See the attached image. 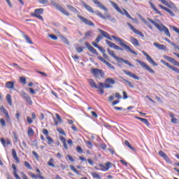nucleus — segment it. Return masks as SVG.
Returning <instances> with one entry per match:
<instances>
[{
	"label": "nucleus",
	"instance_id": "nucleus-1",
	"mask_svg": "<svg viewBox=\"0 0 179 179\" xmlns=\"http://www.w3.org/2000/svg\"><path fill=\"white\" fill-rule=\"evenodd\" d=\"M98 31H99L101 35H98V36L95 39L96 42L92 43V45L95 47V48H97L99 47L97 43H100V41L103 40V37H105V38H107L108 40H110V41H113V38L115 41H116L117 43H119L120 47H123L124 50L129 51V52H131V54H134V55H138V53H136V52H135L134 50L131 49V48L129 45L125 44V41H124V40L122 39L121 38L114 35H112L110 36V34H108V33H107L105 31H103V29H98Z\"/></svg>",
	"mask_w": 179,
	"mask_h": 179
},
{
	"label": "nucleus",
	"instance_id": "nucleus-2",
	"mask_svg": "<svg viewBox=\"0 0 179 179\" xmlns=\"http://www.w3.org/2000/svg\"><path fill=\"white\" fill-rule=\"evenodd\" d=\"M106 83H99L98 86L96 89H98L99 93L101 94H104V90L103 89H111L113 88V85H115V80H114L111 78H108L105 80Z\"/></svg>",
	"mask_w": 179,
	"mask_h": 179
},
{
	"label": "nucleus",
	"instance_id": "nucleus-3",
	"mask_svg": "<svg viewBox=\"0 0 179 179\" xmlns=\"http://www.w3.org/2000/svg\"><path fill=\"white\" fill-rule=\"evenodd\" d=\"M148 22H150V23H152V24H154L155 27L159 30V31L161 32H164V34H166V36L167 37H171V34H170V31H169V28H167L166 26L163 25V24H159L157 22H156V21H154L153 20L150 19V18H147Z\"/></svg>",
	"mask_w": 179,
	"mask_h": 179
},
{
	"label": "nucleus",
	"instance_id": "nucleus-4",
	"mask_svg": "<svg viewBox=\"0 0 179 179\" xmlns=\"http://www.w3.org/2000/svg\"><path fill=\"white\" fill-rule=\"evenodd\" d=\"M109 2L112 5V6L117 10V12L120 13V15H122V16L127 17L128 19H131V20H135V19L132 18V17L131 16V15H129L127 10H125L124 8H120V7H118V5H117V3H115L114 1L111 0L109 1Z\"/></svg>",
	"mask_w": 179,
	"mask_h": 179
},
{
	"label": "nucleus",
	"instance_id": "nucleus-5",
	"mask_svg": "<svg viewBox=\"0 0 179 179\" xmlns=\"http://www.w3.org/2000/svg\"><path fill=\"white\" fill-rule=\"evenodd\" d=\"M44 13V9L43 8H37L35 9L34 13H32L31 14V16L33 17H37V19H39V20H44V18H43V16L41 15H43Z\"/></svg>",
	"mask_w": 179,
	"mask_h": 179
},
{
	"label": "nucleus",
	"instance_id": "nucleus-6",
	"mask_svg": "<svg viewBox=\"0 0 179 179\" xmlns=\"http://www.w3.org/2000/svg\"><path fill=\"white\" fill-rule=\"evenodd\" d=\"M51 5L54 6V8H56L59 12H61V13H63V15H65L66 16H69V13L66 11L65 8H64L59 3H57L54 1H51Z\"/></svg>",
	"mask_w": 179,
	"mask_h": 179
},
{
	"label": "nucleus",
	"instance_id": "nucleus-7",
	"mask_svg": "<svg viewBox=\"0 0 179 179\" xmlns=\"http://www.w3.org/2000/svg\"><path fill=\"white\" fill-rule=\"evenodd\" d=\"M20 94L24 100H25V101H27L29 106L33 105V101L31 100V97H30V96L27 94V93H26L24 91H21Z\"/></svg>",
	"mask_w": 179,
	"mask_h": 179
},
{
	"label": "nucleus",
	"instance_id": "nucleus-8",
	"mask_svg": "<svg viewBox=\"0 0 179 179\" xmlns=\"http://www.w3.org/2000/svg\"><path fill=\"white\" fill-rule=\"evenodd\" d=\"M136 62H138V64H139L141 66H142L143 68H145V69L148 72H150V73H155V71L152 69V68H150L148 64H146L143 62L139 59H136Z\"/></svg>",
	"mask_w": 179,
	"mask_h": 179
},
{
	"label": "nucleus",
	"instance_id": "nucleus-9",
	"mask_svg": "<svg viewBox=\"0 0 179 179\" xmlns=\"http://www.w3.org/2000/svg\"><path fill=\"white\" fill-rule=\"evenodd\" d=\"M91 73L95 78H99L101 76V78H103L104 76V72H103V70L99 69H92L91 70Z\"/></svg>",
	"mask_w": 179,
	"mask_h": 179
},
{
	"label": "nucleus",
	"instance_id": "nucleus-10",
	"mask_svg": "<svg viewBox=\"0 0 179 179\" xmlns=\"http://www.w3.org/2000/svg\"><path fill=\"white\" fill-rule=\"evenodd\" d=\"M142 54H143V55L146 57L147 61L151 64V65L152 66H157V63L155 62V60H153V59H152V57H150V55H148L146 52H145V50H142L141 51Z\"/></svg>",
	"mask_w": 179,
	"mask_h": 179
},
{
	"label": "nucleus",
	"instance_id": "nucleus-11",
	"mask_svg": "<svg viewBox=\"0 0 179 179\" xmlns=\"http://www.w3.org/2000/svg\"><path fill=\"white\" fill-rule=\"evenodd\" d=\"M106 44L108 45H109V47H110V48H113L114 50H118L119 51H124V49H122V48L115 45V43L108 41V40H106L105 41Z\"/></svg>",
	"mask_w": 179,
	"mask_h": 179
},
{
	"label": "nucleus",
	"instance_id": "nucleus-12",
	"mask_svg": "<svg viewBox=\"0 0 179 179\" xmlns=\"http://www.w3.org/2000/svg\"><path fill=\"white\" fill-rule=\"evenodd\" d=\"M127 26H129V29H131L135 34L140 36V37H144V35L143 34V33L141 32L139 30L136 29L134 26L131 24V23L127 22Z\"/></svg>",
	"mask_w": 179,
	"mask_h": 179
},
{
	"label": "nucleus",
	"instance_id": "nucleus-13",
	"mask_svg": "<svg viewBox=\"0 0 179 179\" xmlns=\"http://www.w3.org/2000/svg\"><path fill=\"white\" fill-rule=\"evenodd\" d=\"M78 19L81 20L82 22H83V23H85V24H87L88 26H92V27H94V23L93 22L89 20L86 17H84L80 15H78Z\"/></svg>",
	"mask_w": 179,
	"mask_h": 179
},
{
	"label": "nucleus",
	"instance_id": "nucleus-14",
	"mask_svg": "<svg viewBox=\"0 0 179 179\" xmlns=\"http://www.w3.org/2000/svg\"><path fill=\"white\" fill-rule=\"evenodd\" d=\"M164 59H166V61H169V62H171V64H173V65H176V66H179V63L176 59H174L172 57H170L167 55H164Z\"/></svg>",
	"mask_w": 179,
	"mask_h": 179
},
{
	"label": "nucleus",
	"instance_id": "nucleus-15",
	"mask_svg": "<svg viewBox=\"0 0 179 179\" xmlns=\"http://www.w3.org/2000/svg\"><path fill=\"white\" fill-rule=\"evenodd\" d=\"M85 46L87 47V50L90 51L92 54H94L95 55H99V52H97V50L93 48V46L90 45V43L86 42Z\"/></svg>",
	"mask_w": 179,
	"mask_h": 179
},
{
	"label": "nucleus",
	"instance_id": "nucleus-16",
	"mask_svg": "<svg viewBox=\"0 0 179 179\" xmlns=\"http://www.w3.org/2000/svg\"><path fill=\"white\" fill-rule=\"evenodd\" d=\"M94 3L95 5H97V6L99 8H100L101 9H102V10H104L105 12H108V8H107V7L104 6L101 2L97 1V0H92Z\"/></svg>",
	"mask_w": 179,
	"mask_h": 179
},
{
	"label": "nucleus",
	"instance_id": "nucleus-17",
	"mask_svg": "<svg viewBox=\"0 0 179 179\" xmlns=\"http://www.w3.org/2000/svg\"><path fill=\"white\" fill-rule=\"evenodd\" d=\"M99 166L101 167V171H108V170L111 169V162H107L105 164V166L103 164H99Z\"/></svg>",
	"mask_w": 179,
	"mask_h": 179
},
{
	"label": "nucleus",
	"instance_id": "nucleus-18",
	"mask_svg": "<svg viewBox=\"0 0 179 179\" xmlns=\"http://www.w3.org/2000/svg\"><path fill=\"white\" fill-rule=\"evenodd\" d=\"M123 72L124 73H125V75H127V76H129L130 78H132L133 79H135L136 80H139L140 79L138 76H137L136 75H135L131 71H127V70H124L123 71Z\"/></svg>",
	"mask_w": 179,
	"mask_h": 179
},
{
	"label": "nucleus",
	"instance_id": "nucleus-19",
	"mask_svg": "<svg viewBox=\"0 0 179 179\" xmlns=\"http://www.w3.org/2000/svg\"><path fill=\"white\" fill-rule=\"evenodd\" d=\"M130 42L131 44H133V45H134V47H139L140 45L138 39H136V38H134V36L130 37Z\"/></svg>",
	"mask_w": 179,
	"mask_h": 179
},
{
	"label": "nucleus",
	"instance_id": "nucleus-20",
	"mask_svg": "<svg viewBox=\"0 0 179 179\" xmlns=\"http://www.w3.org/2000/svg\"><path fill=\"white\" fill-rule=\"evenodd\" d=\"M153 44L155 47L158 48V50H162V51H166L167 50V47L164 45H160L157 43H154Z\"/></svg>",
	"mask_w": 179,
	"mask_h": 179
},
{
	"label": "nucleus",
	"instance_id": "nucleus-21",
	"mask_svg": "<svg viewBox=\"0 0 179 179\" xmlns=\"http://www.w3.org/2000/svg\"><path fill=\"white\" fill-rule=\"evenodd\" d=\"M83 6L88 11L90 12L91 13H94V10H93V8L92 6L86 4L84 1L82 2Z\"/></svg>",
	"mask_w": 179,
	"mask_h": 179
},
{
	"label": "nucleus",
	"instance_id": "nucleus-22",
	"mask_svg": "<svg viewBox=\"0 0 179 179\" xmlns=\"http://www.w3.org/2000/svg\"><path fill=\"white\" fill-rule=\"evenodd\" d=\"M159 7L161 8V9L166 10V12H168V13H169V15H171V16H175L174 13H173V11L167 8L166 7L164 6L163 5L159 4Z\"/></svg>",
	"mask_w": 179,
	"mask_h": 179
},
{
	"label": "nucleus",
	"instance_id": "nucleus-23",
	"mask_svg": "<svg viewBox=\"0 0 179 179\" xmlns=\"http://www.w3.org/2000/svg\"><path fill=\"white\" fill-rule=\"evenodd\" d=\"M135 118H136V120H139V121H141V122H143V124H145L147 127H149V125H150V123H149V120H148V119L142 118L138 116H136Z\"/></svg>",
	"mask_w": 179,
	"mask_h": 179
},
{
	"label": "nucleus",
	"instance_id": "nucleus-24",
	"mask_svg": "<svg viewBox=\"0 0 179 179\" xmlns=\"http://www.w3.org/2000/svg\"><path fill=\"white\" fill-rule=\"evenodd\" d=\"M12 155L13 159L15 160L17 163H20V159H19V157H17V154L16 153V150L15 149L12 150Z\"/></svg>",
	"mask_w": 179,
	"mask_h": 179
},
{
	"label": "nucleus",
	"instance_id": "nucleus-25",
	"mask_svg": "<svg viewBox=\"0 0 179 179\" xmlns=\"http://www.w3.org/2000/svg\"><path fill=\"white\" fill-rule=\"evenodd\" d=\"M88 83L91 87H92L94 89H96L97 87V84H96V82L94 81V80L90 78L88 80Z\"/></svg>",
	"mask_w": 179,
	"mask_h": 179
},
{
	"label": "nucleus",
	"instance_id": "nucleus-26",
	"mask_svg": "<svg viewBox=\"0 0 179 179\" xmlns=\"http://www.w3.org/2000/svg\"><path fill=\"white\" fill-rule=\"evenodd\" d=\"M149 3H150V7L152 8V9H153L154 12H156V13L157 15H160V16H162V12H160L159 10H158L156 8V6H155V4H153V3H152L151 1H149Z\"/></svg>",
	"mask_w": 179,
	"mask_h": 179
},
{
	"label": "nucleus",
	"instance_id": "nucleus-27",
	"mask_svg": "<svg viewBox=\"0 0 179 179\" xmlns=\"http://www.w3.org/2000/svg\"><path fill=\"white\" fill-rule=\"evenodd\" d=\"M107 51H108V55H111V57H113V58H114L115 59H116V61H118V59H119V57H117L116 55H115V54H114V50H110V49H107Z\"/></svg>",
	"mask_w": 179,
	"mask_h": 179
},
{
	"label": "nucleus",
	"instance_id": "nucleus-28",
	"mask_svg": "<svg viewBox=\"0 0 179 179\" xmlns=\"http://www.w3.org/2000/svg\"><path fill=\"white\" fill-rule=\"evenodd\" d=\"M6 87L7 89H15V83L12 81L6 83Z\"/></svg>",
	"mask_w": 179,
	"mask_h": 179
},
{
	"label": "nucleus",
	"instance_id": "nucleus-29",
	"mask_svg": "<svg viewBox=\"0 0 179 179\" xmlns=\"http://www.w3.org/2000/svg\"><path fill=\"white\" fill-rule=\"evenodd\" d=\"M1 143L4 147L6 146V145H10V141L9 139H7L5 141V138H1Z\"/></svg>",
	"mask_w": 179,
	"mask_h": 179
},
{
	"label": "nucleus",
	"instance_id": "nucleus-30",
	"mask_svg": "<svg viewBox=\"0 0 179 179\" xmlns=\"http://www.w3.org/2000/svg\"><path fill=\"white\" fill-rule=\"evenodd\" d=\"M6 100L7 103L9 104V106H12V96H10V94L6 95Z\"/></svg>",
	"mask_w": 179,
	"mask_h": 179
},
{
	"label": "nucleus",
	"instance_id": "nucleus-31",
	"mask_svg": "<svg viewBox=\"0 0 179 179\" xmlns=\"http://www.w3.org/2000/svg\"><path fill=\"white\" fill-rule=\"evenodd\" d=\"M105 17H106V19H108V20H110L113 23H115V18L111 17V15L110 14H106Z\"/></svg>",
	"mask_w": 179,
	"mask_h": 179
},
{
	"label": "nucleus",
	"instance_id": "nucleus-32",
	"mask_svg": "<svg viewBox=\"0 0 179 179\" xmlns=\"http://www.w3.org/2000/svg\"><path fill=\"white\" fill-rule=\"evenodd\" d=\"M95 13V15H96V16L100 17L101 19L106 20V16L103 15V14H101V12L99 10L94 11V13Z\"/></svg>",
	"mask_w": 179,
	"mask_h": 179
},
{
	"label": "nucleus",
	"instance_id": "nucleus-33",
	"mask_svg": "<svg viewBox=\"0 0 179 179\" xmlns=\"http://www.w3.org/2000/svg\"><path fill=\"white\" fill-rule=\"evenodd\" d=\"M48 166H50V167H55V164H54V159L51 158L48 162Z\"/></svg>",
	"mask_w": 179,
	"mask_h": 179
},
{
	"label": "nucleus",
	"instance_id": "nucleus-34",
	"mask_svg": "<svg viewBox=\"0 0 179 179\" xmlns=\"http://www.w3.org/2000/svg\"><path fill=\"white\" fill-rule=\"evenodd\" d=\"M28 136H32V135H34V131L31 127L28 128V133H27Z\"/></svg>",
	"mask_w": 179,
	"mask_h": 179
},
{
	"label": "nucleus",
	"instance_id": "nucleus-35",
	"mask_svg": "<svg viewBox=\"0 0 179 179\" xmlns=\"http://www.w3.org/2000/svg\"><path fill=\"white\" fill-rule=\"evenodd\" d=\"M24 38L26 40L27 43H28V44H33V41H31V39L29 38V36L24 35Z\"/></svg>",
	"mask_w": 179,
	"mask_h": 179
},
{
	"label": "nucleus",
	"instance_id": "nucleus-36",
	"mask_svg": "<svg viewBox=\"0 0 179 179\" xmlns=\"http://www.w3.org/2000/svg\"><path fill=\"white\" fill-rule=\"evenodd\" d=\"M91 175L94 178L101 179V177L97 173L92 172Z\"/></svg>",
	"mask_w": 179,
	"mask_h": 179
},
{
	"label": "nucleus",
	"instance_id": "nucleus-37",
	"mask_svg": "<svg viewBox=\"0 0 179 179\" xmlns=\"http://www.w3.org/2000/svg\"><path fill=\"white\" fill-rule=\"evenodd\" d=\"M117 62H124V64H127V65L129 64V61L125 60L121 57H119V59H117Z\"/></svg>",
	"mask_w": 179,
	"mask_h": 179
},
{
	"label": "nucleus",
	"instance_id": "nucleus-38",
	"mask_svg": "<svg viewBox=\"0 0 179 179\" xmlns=\"http://www.w3.org/2000/svg\"><path fill=\"white\" fill-rule=\"evenodd\" d=\"M0 111H1V113H3L5 115H8V110H6V108H5L3 106L0 107Z\"/></svg>",
	"mask_w": 179,
	"mask_h": 179
},
{
	"label": "nucleus",
	"instance_id": "nucleus-39",
	"mask_svg": "<svg viewBox=\"0 0 179 179\" xmlns=\"http://www.w3.org/2000/svg\"><path fill=\"white\" fill-rule=\"evenodd\" d=\"M66 7L69 9V10H71V12H76V8H75V7L69 4L66 5Z\"/></svg>",
	"mask_w": 179,
	"mask_h": 179
},
{
	"label": "nucleus",
	"instance_id": "nucleus-40",
	"mask_svg": "<svg viewBox=\"0 0 179 179\" xmlns=\"http://www.w3.org/2000/svg\"><path fill=\"white\" fill-rule=\"evenodd\" d=\"M70 169L72 171H73L74 173H76V174L79 175V171L76 170V169L75 168V166H70Z\"/></svg>",
	"mask_w": 179,
	"mask_h": 179
},
{
	"label": "nucleus",
	"instance_id": "nucleus-41",
	"mask_svg": "<svg viewBox=\"0 0 179 179\" xmlns=\"http://www.w3.org/2000/svg\"><path fill=\"white\" fill-rule=\"evenodd\" d=\"M124 82H126V83H127L128 86L129 87H131V89H134V87H135L134 86V85H132V83H131V81L128 80H124Z\"/></svg>",
	"mask_w": 179,
	"mask_h": 179
},
{
	"label": "nucleus",
	"instance_id": "nucleus-42",
	"mask_svg": "<svg viewBox=\"0 0 179 179\" xmlns=\"http://www.w3.org/2000/svg\"><path fill=\"white\" fill-rule=\"evenodd\" d=\"M85 143L87 145V148L89 149H92V148H93V144L90 141H85Z\"/></svg>",
	"mask_w": 179,
	"mask_h": 179
},
{
	"label": "nucleus",
	"instance_id": "nucleus-43",
	"mask_svg": "<svg viewBox=\"0 0 179 179\" xmlns=\"http://www.w3.org/2000/svg\"><path fill=\"white\" fill-rule=\"evenodd\" d=\"M57 132H59L61 134V135H66V134H65V131H64V129H62V128H57Z\"/></svg>",
	"mask_w": 179,
	"mask_h": 179
},
{
	"label": "nucleus",
	"instance_id": "nucleus-44",
	"mask_svg": "<svg viewBox=\"0 0 179 179\" xmlns=\"http://www.w3.org/2000/svg\"><path fill=\"white\" fill-rule=\"evenodd\" d=\"M32 155L33 156H34L36 160H38V159H40L38 154L36 151H32Z\"/></svg>",
	"mask_w": 179,
	"mask_h": 179
},
{
	"label": "nucleus",
	"instance_id": "nucleus-45",
	"mask_svg": "<svg viewBox=\"0 0 179 179\" xmlns=\"http://www.w3.org/2000/svg\"><path fill=\"white\" fill-rule=\"evenodd\" d=\"M159 156H161V157H163L164 159L167 156V155L166 153H164V152L160 150L159 152Z\"/></svg>",
	"mask_w": 179,
	"mask_h": 179
},
{
	"label": "nucleus",
	"instance_id": "nucleus-46",
	"mask_svg": "<svg viewBox=\"0 0 179 179\" xmlns=\"http://www.w3.org/2000/svg\"><path fill=\"white\" fill-rule=\"evenodd\" d=\"M46 139H48V145H51V143H54V140L50 137V136H47Z\"/></svg>",
	"mask_w": 179,
	"mask_h": 179
},
{
	"label": "nucleus",
	"instance_id": "nucleus-47",
	"mask_svg": "<svg viewBox=\"0 0 179 179\" xmlns=\"http://www.w3.org/2000/svg\"><path fill=\"white\" fill-rule=\"evenodd\" d=\"M66 160H69V161L71 162H75V159H74L73 157H72L71 155H67V156L66 157Z\"/></svg>",
	"mask_w": 179,
	"mask_h": 179
},
{
	"label": "nucleus",
	"instance_id": "nucleus-48",
	"mask_svg": "<svg viewBox=\"0 0 179 179\" xmlns=\"http://www.w3.org/2000/svg\"><path fill=\"white\" fill-rule=\"evenodd\" d=\"M98 59H99V61L103 62V64H105V65H106V64L108 62L106 61V59H104V58H103L102 57H98Z\"/></svg>",
	"mask_w": 179,
	"mask_h": 179
},
{
	"label": "nucleus",
	"instance_id": "nucleus-49",
	"mask_svg": "<svg viewBox=\"0 0 179 179\" xmlns=\"http://www.w3.org/2000/svg\"><path fill=\"white\" fill-rule=\"evenodd\" d=\"M20 81L21 82V83H22V85H26V78L20 77Z\"/></svg>",
	"mask_w": 179,
	"mask_h": 179
},
{
	"label": "nucleus",
	"instance_id": "nucleus-50",
	"mask_svg": "<svg viewBox=\"0 0 179 179\" xmlns=\"http://www.w3.org/2000/svg\"><path fill=\"white\" fill-rule=\"evenodd\" d=\"M38 2L41 5H45V3H48V0H38Z\"/></svg>",
	"mask_w": 179,
	"mask_h": 179
},
{
	"label": "nucleus",
	"instance_id": "nucleus-51",
	"mask_svg": "<svg viewBox=\"0 0 179 179\" xmlns=\"http://www.w3.org/2000/svg\"><path fill=\"white\" fill-rule=\"evenodd\" d=\"M55 117L57 121H59V122H62V118H61V116H59L58 113L55 114Z\"/></svg>",
	"mask_w": 179,
	"mask_h": 179
},
{
	"label": "nucleus",
	"instance_id": "nucleus-52",
	"mask_svg": "<svg viewBox=\"0 0 179 179\" xmlns=\"http://www.w3.org/2000/svg\"><path fill=\"white\" fill-rule=\"evenodd\" d=\"M24 166H25V167H27L29 170H31V166L30 165L29 162L26 161L24 162Z\"/></svg>",
	"mask_w": 179,
	"mask_h": 179
},
{
	"label": "nucleus",
	"instance_id": "nucleus-53",
	"mask_svg": "<svg viewBox=\"0 0 179 179\" xmlns=\"http://www.w3.org/2000/svg\"><path fill=\"white\" fill-rule=\"evenodd\" d=\"M0 122L2 127H6V122H5V120H3V118H1L0 120Z\"/></svg>",
	"mask_w": 179,
	"mask_h": 179
},
{
	"label": "nucleus",
	"instance_id": "nucleus-54",
	"mask_svg": "<svg viewBox=\"0 0 179 179\" xmlns=\"http://www.w3.org/2000/svg\"><path fill=\"white\" fill-rule=\"evenodd\" d=\"M171 122H172L173 124H178V119L174 117L171 120Z\"/></svg>",
	"mask_w": 179,
	"mask_h": 179
},
{
	"label": "nucleus",
	"instance_id": "nucleus-55",
	"mask_svg": "<svg viewBox=\"0 0 179 179\" xmlns=\"http://www.w3.org/2000/svg\"><path fill=\"white\" fill-rule=\"evenodd\" d=\"M171 69H172V71H174V72H176V73H179L178 68L172 66V67H171Z\"/></svg>",
	"mask_w": 179,
	"mask_h": 179
},
{
	"label": "nucleus",
	"instance_id": "nucleus-56",
	"mask_svg": "<svg viewBox=\"0 0 179 179\" xmlns=\"http://www.w3.org/2000/svg\"><path fill=\"white\" fill-rule=\"evenodd\" d=\"M76 150L78 153H83V150H82V148L80 146H78L76 148Z\"/></svg>",
	"mask_w": 179,
	"mask_h": 179
},
{
	"label": "nucleus",
	"instance_id": "nucleus-57",
	"mask_svg": "<svg viewBox=\"0 0 179 179\" xmlns=\"http://www.w3.org/2000/svg\"><path fill=\"white\" fill-rule=\"evenodd\" d=\"M59 139H60L61 142H62V143H66V139L64 136H59Z\"/></svg>",
	"mask_w": 179,
	"mask_h": 179
},
{
	"label": "nucleus",
	"instance_id": "nucleus-58",
	"mask_svg": "<svg viewBox=\"0 0 179 179\" xmlns=\"http://www.w3.org/2000/svg\"><path fill=\"white\" fill-rule=\"evenodd\" d=\"M27 121L28 124H33V120H31V118L29 116L27 117Z\"/></svg>",
	"mask_w": 179,
	"mask_h": 179
},
{
	"label": "nucleus",
	"instance_id": "nucleus-59",
	"mask_svg": "<svg viewBox=\"0 0 179 179\" xmlns=\"http://www.w3.org/2000/svg\"><path fill=\"white\" fill-rule=\"evenodd\" d=\"M106 65L107 66H108V68H110V69H113V70L115 69V67L108 62L106 63Z\"/></svg>",
	"mask_w": 179,
	"mask_h": 179
},
{
	"label": "nucleus",
	"instance_id": "nucleus-60",
	"mask_svg": "<svg viewBox=\"0 0 179 179\" xmlns=\"http://www.w3.org/2000/svg\"><path fill=\"white\" fill-rule=\"evenodd\" d=\"M85 37H90L92 36V31H88L85 34Z\"/></svg>",
	"mask_w": 179,
	"mask_h": 179
},
{
	"label": "nucleus",
	"instance_id": "nucleus-61",
	"mask_svg": "<svg viewBox=\"0 0 179 179\" xmlns=\"http://www.w3.org/2000/svg\"><path fill=\"white\" fill-rule=\"evenodd\" d=\"M49 37H50L52 38V40H58V37H57V36L55 35H49Z\"/></svg>",
	"mask_w": 179,
	"mask_h": 179
},
{
	"label": "nucleus",
	"instance_id": "nucleus-62",
	"mask_svg": "<svg viewBox=\"0 0 179 179\" xmlns=\"http://www.w3.org/2000/svg\"><path fill=\"white\" fill-rule=\"evenodd\" d=\"M13 175H14V177H15L16 179H20V176H19V175H17V172L13 171Z\"/></svg>",
	"mask_w": 179,
	"mask_h": 179
},
{
	"label": "nucleus",
	"instance_id": "nucleus-63",
	"mask_svg": "<svg viewBox=\"0 0 179 179\" xmlns=\"http://www.w3.org/2000/svg\"><path fill=\"white\" fill-rule=\"evenodd\" d=\"M98 50H99V51H101L103 53L106 52V50H104L103 48H101V46H99Z\"/></svg>",
	"mask_w": 179,
	"mask_h": 179
},
{
	"label": "nucleus",
	"instance_id": "nucleus-64",
	"mask_svg": "<svg viewBox=\"0 0 179 179\" xmlns=\"http://www.w3.org/2000/svg\"><path fill=\"white\" fill-rule=\"evenodd\" d=\"M76 50H77V52H82L83 51V48L82 47L77 48Z\"/></svg>",
	"mask_w": 179,
	"mask_h": 179
}]
</instances>
